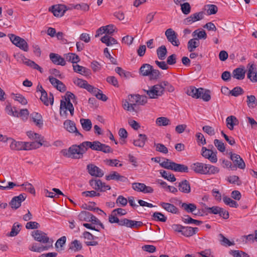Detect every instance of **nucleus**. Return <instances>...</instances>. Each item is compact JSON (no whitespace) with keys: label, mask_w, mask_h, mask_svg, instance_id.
Listing matches in <instances>:
<instances>
[{"label":"nucleus","mask_w":257,"mask_h":257,"mask_svg":"<svg viewBox=\"0 0 257 257\" xmlns=\"http://www.w3.org/2000/svg\"><path fill=\"white\" fill-rule=\"evenodd\" d=\"M115 71L121 77L127 78H128L130 76V72L125 71L121 67H117L115 69Z\"/></svg>","instance_id":"obj_58"},{"label":"nucleus","mask_w":257,"mask_h":257,"mask_svg":"<svg viewBox=\"0 0 257 257\" xmlns=\"http://www.w3.org/2000/svg\"><path fill=\"white\" fill-rule=\"evenodd\" d=\"M30 119L35 123V125L41 128L43 125V120L41 114L34 112L30 114Z\"/></svg>","instance_id":"obj_19"},{"label":"nucleus","mask_w":257,"mask_h":257,"mask_svg":"<svg viewBox=\"0 0 257 257\" xmlns=\"http://www.w3.org/2000/svg\"><path fill=\"white\" fill-rule=\"evenodd\" d=\"M21 226V225L18 222L14 223L12 226L11 231L9 234V235L12 237L16 236L20 231Z\"/></svg>","instance_id":"obj_44"},{"label":"nucleus","mask_w":257,"mask_h":257,"mask_svg":"<svg viewBox=\"0 0 257 257\" xmlns=\"http://www.w3.org/2000/svg\"><path fill=\"white\" fill-rule=\"evenodd\" d=\"M193 37H195V36L197 37V38L199 39H205L207 37V35L204 30H199V29L196 30L194 31L192 34Z\"/></svg>","instance_id":"obj_51"},{"label":"nucleus","mask_w":257,"mask_h":257,"mask_svg":"<svg viewBox=\"0 0 257 257\" xmlns=\"http://www.w3.org/2000/svg\"><path fill=\"white\" fill-rule=\"evenodd\" d=\"M160 174L162 177L167 179L168 181L173 182L176 180V179L174 174L168 172L165 170H161Z\"/></svg>","instance_id":"obj_40"},{"label":"nucleus","mask_w":257,"mask_h":257,"mask_svg":"<svg viewBox=\"0 0 257 257\" xmlns=\"http://www.w3.org/2000/svg\"><path fill=\"white\" fill-rule=\"evenodd\" d=\"M52 247V245H40L37 243H33L29 246V249L34 252H41L45 250H48L50 248Z\"/></svg>","instance_id":"obj_16"},{"label":"nucleus","mask_w":257,"mask_h":257,"mask_svg":"<svg viewBox=\"0 0 257 257\" xmlns=\"http://www.w3.org/2000/svg\"><path fill=\"white\" fill-rule=\"evenodd\" d=\"M74 71L78 73H79L85 76H89L91 74V71L90 69L83 67L79 65H73Z\"/></svg>","instance_id":"obj_24"},{"label":"nucleus","mask_w":257,"mask_h":257,"mask_svg":"<svg viewBox=\"0 0 257 257\" xmlns=\"http://www.w3.org/2000/svg\"><path fill=\"white\" fill-rule=\"evenodd\" d=\"M49 57L50 60L55 64L61 66H65L66 65L64 58L57 54L51 53L50 54Z\"/></svg>","instance_id":"obj_20"},{"label":"nucleus","mask_w":257,"mask_h":257,"mask_svg":"<svg viewBox=\"0 0 257 257\" xmlns=\"http://www.w3.org/2000/svg\"><path fill=\"white\" fill-rule=\"evenodd\" d=\"M215 146L218 150L221 152H224L225 151V147L224 143L219 140L215 139L214 141Z\"/></svg>","instance_id":"obj_57"},{"label":"nucleus","mask_w":257,"mask_h":257,"mask_svg":"<svg viewBox=\"0 0 257 257\" xmlns=\"http://www.w3.org/2000/svg\"><path fill=\"white\" fill-rule=\"evenodd\" d=\"M226 125L230 130L233 129L234 126L237 122V119L234 116L231 115L226 118Z\"/></svg>","instance_id":"obj_39"},{"label":"nucleus","mask_w":257,"mask_h":257,"mask_svg":"<svg viewBox=\"0 0 257 257\" xmlns=\"http://www.w3.org/2000/svg\"><path fill=\"white\" fill-rule=\"evenodd\" d=\"M153 219L157 221L165 222L167 220V217L163 214L159 212H155L152 215Z\"/></svg>","instance_id":"obj_46"},{"label":"nucleus","mask_w":257,"mask_h":257,"mask_svg":"<svg viewBox=\"0 0 257 257\" xmlns=\"http://www.w3.org/2000/svg\"><path fill=\"white\" fill-rule=\"evenodd\" d=\"M230 159L238 168L241 169L245 168V164L239 155L231 153Z\"/></svg>","instance_id":"obj_17"},{"label":"nucleus","mask_w":257,"mask_h":257,"mask_svg":"<svg viewBox=\"0 0 257 257\" xmlns=\"http://www.w3.org/2000/svg\"><path fill=\"white\" fill-rule=\"evenodd\" d=\"M207 166L205 175L215 174L219 172V169L214 166L207 164Z\"/></svg>","instance_id":"obj_47"},{"label":"nucleus","mask_w":257,"mask_h":257,"mask_svg":"<svg viewBox=\"0 0 257 257\" xmlns=\"http://www.w3.org/2000/svg\"><path fill=\"white\" fill-rule=\"evenodd\" d=\"M85 146L86 150L90 148L93 150L99 151L100 142L97 141H93V142L85 141Z\"/></svg>","instance_id":"obj_37"},{"label":"nucleus","mask_w":257,"mask_h":257,"mask_svg":"<svg viewBox=\"0 0 257 257\" xmlns=\"http://www.w3.org/2000/svg\"><path fill=\"white\" fill-rule=\"evenodd\" d=\"M229 253L233 257H249L246 253L238 250H231Z\"/></svg>","instance_id":"obj_53"},{"label":"nucleus","mask_w":257,"mask_h":257,"mask_svg":"<svg viewBox=\"0 0 257 257\" xmlns=\"http://www.w3.org/2000/svg\"><path fill=\"white\" fill-rule=\"evenodd\" d=\"M5 110L7 113L10 115L14 117L18 116V110L15 107H12L10 105H7Z\"/></svg>","instance_id":"obj_55"},{"label":"nucleus","mask_w":257,"mask_h":257,"mask_svg":"<svg viewBox=\"0 0 257 257\" xmlns=\"http://www.w3.org/2000/svg\"><path fill=\"white\" fill-rule=\"evenodd\" d=\"M204 18V13L200 12L192 14L189 17L185 19L183 23L185 25H189L194 22L201 20Z\"/></svg>","instance_id":"obj_13"},{"label":"nucleus","mask_w":257,"mask_h":257,"mask_svg":"<svg viewBox=\"0 0 257 257\" xmlns=\"http://www.w3.org/2000/svg\"><path fill=\"white\" fill-rule=\"evenodd\" d=\"M82 248V246L81 242L76 239L71 242V245L70 246V249L75 251L80 250Z\"/></svg>","instance_id":"obj_54"},{"label":"nucleus","mask_w":257,"mask_h":257,"mask_svg":"<svg viewBox=\"0 0 257 257\" xmlns=\"http://www.w3.org/2000/svg\"><path fill=\"white\" fill-rule=\"evenodd\" d=\"M116 203L118 206L124 207L127 205V199L121 195H119L116 199Z\"/></svg>","instance_id":"obj_61"},{"label":"nucleus","mask_w":257,"mask_h":257,"mask_svg":"<svg viewBox=\"0 0 257 257\" xmlns=\"http://www.w3.org/2000/svg\"><path fill=\"white\" fill-rule=\"evenodd\" d=\"M10 148L12 150L20 151L23 150V142H17L13 138H10Z\"/></svg>","instance_id":"obj_28"},{"label":"nucleus","mask_w":257,"mask_h":257,"mask_svg":"<svg viewBox=\"0 0 257 257\" xmlns=\"http://www.w3.org/2000/svg\"><path fill=\"white\" fill-rule=\"evenodd\" d=\"M158 58L161 60H164L167 54V50L165 45L159 47L156 51Z\"/></svg>","instance_id":"obj_34"},{"label":"nucleus","mask_w":257,"mask_h":257,"mask_svg":"<svg viewBox=\"0 0 257 257\" xmlns=\"http://www.w3.org/2000/svg\"><path fill=\"white\" fill-rule=\"evenodd\" d=\"M29 115V112L27 109H21L20 112L18 111V116L16 117H20L24 121H26L28 118Z\"/></svg>","instance_id":"obj_50"},{"label":"nucleus","mask_w":257,"mask_h":257,"mask_svg":"<svg viewBox=\"0 0 257 257\" xmlns=\"http://www.w3.org/2000/svg\"><path fill=\"white\" fill-rule=\"evenodd\" d=\"M160 206L169 212L173 214H177L178 213V209L177 207L172 204L165 202H161Z\"/></svg>","instance_id":"obj_25"},{"label":"nucleus","mask_w":257,"mask_h":257,"mask_svg":"<svg viewBox=\"0 0 257 257\" xmlns=\"http://www.w3.org/2000/svg\"><path fill=\"white\" fill-rule=\"evenodd\" d=\"M198 230L197 227L184 226L182 234L187 237L191 236L196 234Z\"/></svg>","instance_id":"obj_27"},{"label":"nucleus","mask_w":257,"mask_h":257,"mask_svg":"<svg viewBox=\"0 0 257 257\" xmlns=\"http://www.w3.org/2000/svg\"><path fill=\"white\" fill-rule=\"evenodd\" d=\"M14 99L15 100L18 101L22 105H26L27 104L28 101L26 98L20 94H16L14 95Z\"/></svg>","instance_id":"obj_60"},{"label":"nucleus","mask_w":257,"mask_h":257,"mask_svg":"<svg viewBox=\"0 0 257 257\" xmlns=\"http://www.w3.org/2000/svg\"><path fill=\"white\" fill-rule=\"evenodd\" d=\"M155 146L156 147V150L158 152L167 154L168 152V150L167 148L162 144H155Z\"/></svg>","instance_id":"obj_64"},{"label":"nucleus","mask_w":257,"mask_h":257,"mask_svg":"<svg viewBox=\"0 0 257 257\" xmlns=\"http://www.w3.org/2000/svg\"><path fill=\"white\" fill-rule=\"evenodd\" d=\"M23 63L26 65L36 70H38L41 73L43 72V69L39 66L37 64H36L34 61L28 59L25 57L23 59Z\"/></svg>","instance_id":"obj_32"},{"label":"nucleus","mask_w":257,"mask_h":257,"mask_svg":"<svg viewBox=\"0 0 257 257\" xmlns=\"http://www.w3.org/2000/svg\"><path fill=\"white\" fill-rule=\"evenodd\" d=\"M222 199L226 205H229L231 207L237 208L238 206V203L235 201L226 196H223Z\"/></svg>","instance_id":"obj_43"},{"label":"nucleus","mask_w":257,"mask_h":257,"mask_svg":"<svg viewBox=\"0 0 257 257\" xmlns=\"http://www.w3.org/2000/svg\"><path fill=\"white\" fill-rule=\"evenodd\" d=\"M182 220L185 223L194 224L196 225H199L202 223V221L194 219L189 215H185L184 217L182 218Z\"/></svg>","instance_id":"obj_41"},{"label":"nucleus","mask_w":257,"mask_h":257,"mask_svg":"<svg viewBox=\"0 0 257 257\" xmlns=\"http://www.w3.org/2000/svg\"><path fill=\"white\" fill-rule=\"evenodd\" d=\"M145 184L142 183H132V188L136 191L143 192Z\"/></svg>","instance_id":"obj_59"},{"label":"nucleus","mask_w":257,"mask_h":257,"mask_svg":"<svg viewBox=\"0 0 257 257\" xmlns=\"http://www.w3.org/2000/svg\"><path fill=\"white\" fill-rule=\"evenodd\" d=\"M201 155L206 159H208L211 163H215L217 161V152H213L210 149L203 147L201 149Z\"/></svg>","instance_id":"obj_8"},{"label":"nucleus","mask_w":257,"mask_h":257,"mask_svg":"<svg viewBox=\"0 0 257 257\" xmlns=\"http://www.w3.org/2000/svg\"><path fill=\"white\" fill-rule=\"evenodd\" d=\"M52 12L56 17H62L67 10L66 7L64 5L53 6L51 7Z\"/></svg>","instance_id":"obj_14"},{"label":"nucleus","mask_w":257,"mask_h":257,"mask_svg":"<svg viewBox=\"0 0 257 257\" xmlns=\"http://www.w3.org/2000/svg\"><path fill=\"white\" fill-rule=\"evenodd\" d=\"M80 123L82 128L87 132L91 130L92 128V123L91 120L88 118H81L80 120Z\"/></svg>","instance_id":"obj_36"},{"label":"nucleus","mask_w":257,"mask_h":257,"mask_svg":"<svg viewBox=\"0 0 257 257\" xmlns=\"http://www.w3.org/2000/svg\"><path fill=\"white\" fill-rule=\"evenodd\" d=\"M26 197L27 195L24 193L15 196L10 202V205L12 208L17 209L21 206L22 202L26 199Z\"/></svg>","instance_id":"obj_12"},{"label":"nucleus","mask_w":257,"mask_h":257,"mask_svg":"<svg viewBox=\"0 0 257 257\" xmlns=\"http://www.w3.org/2000/svg\"><path fill=\"white\" fill-rule=\"evenodd\" d=\"M149 98L157 99L164 94V88L160 83L149 87L148 90L144 89Z\"/></svg>","instance_id":"obj_4"},{"label":"nucleus","mask_w":257,"mask_h":257,"mask_svg":"<svg viewBox=\"0 0 257 257\" xmlns=\"http://www.w3.org/2000/svg\"><path fill=\"white\" fill-rule=\"evenodd\" d=\"M156 123L158 126H167L170 124V120L166 117H160L156 119Z\"/></svg>","instance_id":"obj_45"},{"label":"nucleus","mask_w":257,"mask_h":257,"mask_svg":"<svg viewBox=\"0 0 257 257\" xmlns=\"http://www.w3.org/2000/svg\"><path fill=\"white\" fill-rule=\"evenodd\" d=\"M9 38L13 44L21 50L27 52L29 47L27 42L23 38L14 34H10Z\"/></svg>","instance_id":"obj_6"},{"label":"nucleus","mask_w":257,"mask_h":257,"mask_svg":"<svg viewBox=\"0 0 257 257\" xmlns=\"http://www.w3.org/2000/svg\"><path fill=\"white\" fill-rule=\"evenodd\" d=\"M247 77L251 82L254 83L257 82V70L253 64H251L249 66L247 71Z\"/></svg>","instance_id":"obj_21"},{"label":"nucleus","mask_w":257,"mask_h":257,"mask_svg":"<svg viewBox=\"0 0 257 257\" xmlns=\"http://www.w3.org/2000/svg\"><path fill=\"white\" fill-rule=\"evenodd\" d=\"M63 125L64 127L69 133H74L75 136H80L81 137H83V135L77 130L74 121L67 119L64 122Z\"/></svg>","instance_id":"obj_11"},{"label":"nucleus","mask_w":257,"mask_h":257,"mask_svg":"<svg viewBox=\"0 0 257 257\" xmlns=\"http://www.w3.org/2000/svg\"><path fill=\"white\" fill-rule=\"evenodd\" d=\"M245 71L243 68H237L233 70L232 76L238 80H242L245 77Z\"/></svg>","instance_id":"obj_26"},{"label":"nucleus","mask_w":257,"mask_h":257,"mask_svg":"<svg viewBox=\"0 0 257 257\" xmlns=\"http://www.w3.org/2000/svg\"><path fill=\"white\" fill-rule=\"evenodd\" d=\"M178 187L179 190L182 193L188 194L191 192L190 183L187 180H184L179 182Z\"/></svg>","instance_id":"obj_22"},{"label":"nucleus","mask_w":257,"mask_h":257,"mask_svg":"<svg viewBox=\"0 0 257 257\" xmlns=\"http://www.w3.org/2000/svg\"><path fill=\"white\" fill-rule=\"evenodd\" d=\"M64 56L66 61L71 62L73 64L77 63L80 61V58L75 53H69L65 54Z\"/></svg>","instance_id":"obj_31"},{"label":"nucleus","mask_w":257,"mask_h":257,"mask_svg":"<svg viewBox=\"0 0 257 257\" xmlns=\"http://www.w3.org/2000/svg\"><path fill=\"white\" fill-rule=\"evenodd\" d=\"M87 151L85 142L81 143L80 145H73L68 148L62 150L61 153L63 155L67 158L73 159H78L82 158L83 154Z\"/></svg>","instance_id":"obj_1"},{"label":"nucleus","mask_w":257,"mask_h":257,"mask_svg":"<svg viewBox=\"0 0 257 257\" xmlns=\"http://www.w3.org/2000/svg\"><path fill=\"white\" fill-rule=\"evenodd\" d=\"M153 66L149 64H143L140 69V73L143 76H149Z\"/></svg>","instance_id":"obj_38"},{"label":"nucleus","mask_w":257,"mask_h":257,"mask_svg":"<svg viewBox=\"0 0 257 257\" xmlns=\"http://www.w3.org/2000/svg\"><path fill=\"white\" fill-rule=\"evenodd\" d=\"M109 222L111 223H117L118 225H119L120 219L117 217V215L114 213V211H112L111 213V214L109 215L108 217Z\"/></svg>","instance_id":"obj_62"},{"label":"nucleus","mask_w":257,"mask_h":257,"mask_svg":"<svg viewBox=\"0 0 257 257\" xmlns=\"http://www.w3.org/2000/svg\"><path fill=\"white\" fill-rule=\"evenodd\" d=\"M160 166L164 168L171 170L175 172L187 173L189 171L188 167L187 166L176 163L168 159H166L164 162L160 163Z\"/></svg>","instance_id":"obj_3"},{"label":"nucleus","mask_w":257,"mask_h":257,"mask_svg":"<svg viewBox=\"0 0 257 257\" xmlns=\"http://www.w3.org/2000/svg\"><path fill=\"white\" fill-rule=\"evenodd\" d=\"M200 43L199 40L197 38L190 39L187 44V48L189 52H193L195 48L199 46Z\"/></svg>","instance_id":"obj_33"},{"label":"nucleus","mask_w":257,"mask_h":257,"mask_svg":"<svg viewBox=\"0 0 257 257\" xmlns=\"http://www.w3.org/2000/svg\"><path fill=\"white\" fill-rule=\"evenodd\" d=\"M60 109L61 110L64 109V113H66V110H68L70 111L71 115L74 114V107L72 103L70 101L66 102L63 100H61L60 102Z\"/></svg>","instance_id":"obj_23"},{"label":"nucleus","mask_w":257,"mask_h":257,"mask_svg":"<svg viewBox=\"0 0 257 257\" xmlns=\"http://www.w3.org/2000/svg\"><path fill=\"white\" fill-rule=\"evenodd\" d=\"M147 140V137L145 134H140L139 138L135 140L133 144L135 146L143 148L145 146L146 141Z\"/></svg>","instance_id":"obj_29"},{"label":"nucleus","mask_w":257,"mask_h":257,"mask_svg":"<svg viewBox=\"0 0 257 257\" xmlns=\"http://www.w3.org/2000/svg\"><path fill=\"white\" fill-rule=\"evenodd\" d=\"M165 36L167 40L173 46L178 47L180 43L178 39V34L172 29L169 28L165 31Z\"/></svg>","instance_id":"obj_7"},{"label":"nucleus","mask_w":257,"mask_h":257,"mask_svg":"<svg viewBox=\"0 0 257 257\" xmlns=\"http://www.w3.org/2000/svg\"><path fill=\"white\" fill-rule=\"evenodd\" d=\"M100 40L102 43L105 44L107 46H110L117 43V41L114 38L108 35L103 36Z\"/></svg>","instance_id":"obj_30"},{"label":"nucleus","mask_w":257,"mask_h":257,"mask_svg":"<svg viewBox=\"0 0 257 257\" xmlns=\"http://www.w3.org/2000/svg\"><path fill=\"white\" fill-rule=\"evenodd\" d=\"M207 164L197 162L191 165V169L195 173L205 175Z\"/></svg>","instance_id":"obj_15"},{"label":"nucleus","mask_w":257,"mask_h":257,"mask_svg":"<svg viewBox=\"0 0 257 257\" xmlns=\"http://www.w3.org/2000/svg\"><path fill=\"white\" fill-rule=\"evenodd\" d=\"M230 94L233 96L237 97L244 93V90L239 86H236L230 91Z\"/></svg>","instance_id":"obj_56"},{"label":"nucleus","mask_w":257,"mask_h":257,"mask_svg":"<svg viewBox=\"0 0 257 257\" xmlns=\"http://www.w3.org/2000/svg\"><path fill=\"white\" fill-rule=\"evenodd\" d=\"M32 235L34 239L38 242L45 244V245H52L53 240L48 236L47 233L42 230H35L32 232Z\"/></svg>","instance_id":"obj_5"},{"label":"nucleus","mask_w":257,"mask_h":257,"mask_svg":"<svg viewBox=\"0 0 257 257\" xmlns=\"http://www.w3.org/2000/svg\"><path fill=\"white\" fill-rule=\"evenodd\" d=\"M143 223L142 221H135L127 218H122L120 219L119 226H125L126 227L134 228H138L142 225Z\"/></svg>","instance_id":"obj_9"},{"label":"nucleus","mask_w":257,"mask_h":257,"mask_svg":"<svg viewBox=\"0 0 257 257\" xmlns=\"http://www.w3.org/2000/svg\"><path fill=\"white\" fill-rule=\"evenodd\" d=\"M219 236L221 237L220 243L224 246H231L234 244L233 242H231L227 238H226L222 234H219Z\"/></svg>","instance_id":"obj_63"},{"label":"nucleus","mask_w":257,"mask_h":257,"mask_svg":"<svg viewBox=\"0 0 257 257\" xmlns=\"http://www.w3.org/2000/svg\"><path fill=\"white\" fill-rule=\"evenodd\" d=\"M181 206L187 213H192L196 211L197 209L196 205L194 203H182Z\"/></svg>","instance_id":"obj_35"},{"label":"nucleus","mask_w":257,"mask_h":257,"mask_svg":"<svg viewBox=\"0 0 257 257\" xmlns=\"http://www.w3.org/2000/svg\"><path fill=\"white\" fill-rule=\"evenodd\" d=\"M247 105L249 108H254L257 104V100L254 95H250L247 96Z\"/></svg>","instance_id":"obj_42"},{"label":"nucleus","mask_w":257,"mask_h":257,"mask_svg":"<svg viewBox=\"0 0 257 257\" xmlns=\"http://www.w3.org/2000/svg\"><path fill=\"white\" fill-rule=\"evenodd\" d=\"M161 75V73L158 70L154 69L152 67L149 76L150 80H157L160 78Z\"/></svg>","instance_id":"obj_52"},{"label":"nucleus","mask_w":257,"mask_h":257,"mask_svg":"<svg viewBox=\"0 0 257 257\" xmlns=\"http://www.w3.org/2000/svg\"><path fill=\"white\" fill-rule=\"evenodd\" d=\"M89 185L95 190L100 191V187L102 185V181L99 179H91L89 181Z\"/></svg>","instance_id":"obj_49"},{"label":"nucleus","mask_w":257,"mask_h":257,"mask_svg":"<svg viewBox=\"0 0 257 257\" xmlns=\"http://www.w3.org/2000/svg\"><path fill=\"white\" fill-rule=\"evenodd\" d=\"M186 93L193 98H201L205 101H208L211 99L210 91L209 90H204L202 88H196L191 86L187 89Z\"/></svg>","instance_id":"obj_2"},{"label":"nucleus","mask_w":257,"mask_h":257,"mask_svg":"<svg viewBox=\"0 0 257 257\" xmlns=\"http://www.w3.org/2000/svg\"><path fill=\"white\" fill-rule=\"evenodd\" d=\"M87 170L88 173L92 176L102 177L104 175V172L100 168L92 164H89L87 166Z\"/></svg>","instance_id":"obj_10"},{"label":"nucleus","mask_w":257,"mask_h":257,"mask_svg":"<svg viewBox=\"0 0 257 257\" xmlns=\"http://www.w3.org/2000/svg\"><path fill=\"white\" fill-rule=\"evenodd\" d=\"M91 213L89 212L83 211L78 215V218L80 221H89Z\"/></svg>","instance_id":"obj_48"},{"label":"nucleus","mask_w":257,"mask_h":257,"mask_svg":"<svg viewBox=\"0 0 257 257\" xmlns=\"http://www.w3.org/2000/svg\"><path fill=\"white\" fill-rule=\"evenodd\" d=\"M107 180H114L122 182H125L127 181V178L124 176L119 175L115 171L111 172L109 175L105 176Z\"/></svg>","instance_id":"obj_18"}]
</instances>
